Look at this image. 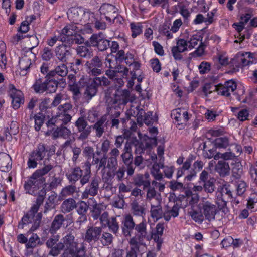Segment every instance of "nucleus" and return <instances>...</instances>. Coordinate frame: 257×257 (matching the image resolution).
Instances as JSON below:
<instances>
[{"label":"nucleus","mask_w":257,"mask_h":257,"mask_svg":"<svg viewBox=\"0 0 257 257\" xmlns=\"http://www.w3.org/2000/svg\"><path fill=\"white\" fill-rule=\"evenodd\" d=\"M112 69H108L105 71V74L109 78H114L116 76L125 78L128 75V69L122 65H117Z\"/></svg>","instance_id":"20"},{"label":"nucleus","mask_w":257,"mask_h":257,"mask_svg":"<svg viewBox=\"0 0 257 257\" xmlns=\"http://www.w3.org/2000/svg\"><path fill=\"white\" fill-rule=\"evenodd\" d=\"M74 125L79 133L77 137L78 140L85 141L88 138L91 133L92 126L88 125L87 120L84 116L79 117L74 123Z\"/></svg>","instance_id":"5"},{"label":"nucleus","mask_w":257,"mask_h":257,"mask_svg":"<svg viewBox=\"0 0 257 257\" xmlns=\"http://www.w3.org/2000/svg\"><path fill=\"white\" fill-rule=\"evenodd\" d=\"M151 239H153L154 241L157 243V249L158 250H160L162 244L163 243V239L162 236H160L159 235L157 234L155 232H150V237L149 238V241Z\"/></svg>","instance_id":"60"},{"label":"nucleus","mask_w":257,"mask_h":257,"mask_svg":"<svg viewBox=\"0 0 257 257\" xmlns=\"http://www.w3.org/2000/svg\"><path fill=\"white\" fill-rule=\"evenodd\" d=\"M65 221V218L62 214H59L55 216L53 220L49 231L51 233H55L60 229Z\"/></svg>","instance_id":"30"},{"label":"nucleus","mask_w":257,"mask_h":257,"mask_svg":"<svg viewBox=\"0 0 257 257\" xmlns=\"http://www.w3.org/2000/svg\"><path fill=\"white\" fill-rule=\"evenodd\" d=\"M68 72V69L67 65L64 63H61L57 65L53 70L50 71L47 76L49 78L54 77L56 75H58L62 77L67 76Z\"/></svg>","instance_id":"28"},{"label":"nucleus","mask_w":257,"mask_h":257,"mask_svg":"<svg viewBox=\"0 0 257 257\" xmlns=\"http://www.w3.org/2000/svg\"><path fill=\"white\" fill-rule=\"evenodd\" d=\"M146 193V199L151 201V203L154 202H162V197L160 193L157 192L154 187H148Z\"/></svg>","instance_id":"32"},{"label":"nucleus","mask_w":257,"mask_h":257,"mask_svg":"<svg viewBox=\"0 0 257 257\" xmlns=\"http://www.w3.org/2000/svg\"><path fill=\"white\" fill-rule=\"evenodd\" d=\"M100 12L101 15H104L106 20L110 22L115 21L118 18V9L115 6L109 4H104L100 8Z\"/></svg>","instance_id":"12"},{"label":"nucleus","mask_w":257,"mask_h":257,"mask_svg":"<svg viewBox=\"0 0 257 257\" xmlns=\"http://www.w3.org/2000/svg\"><path fill=\"white\" fill-rule=\"evenodd\" d=\"M186 201L191 205L196 204L199 201V195L197 193H193L190 190L185 191Z\"/></svg>","instance_id":"52"},{"label":"nucleus","mask_w":257,"mask_h":257,"mask_svg":"<svg viewBox=\"0 0 257 257\" xmlns=\"http://www.w3.org/2000/svg\"><path fill=\"white\" fill-rule=\"evenodd\" d=\"M65 40V37L63 36V35L62 34V33L60 34L59 33H58L57 35L54 34V35L52 38L47 40V44L49 46L52 47L54 45V44L57 41L63 42Z\"/></svg>","instance_id":"57"},{"label":"nucleus","mask_w":257,"mask_h":257,"mask_svg":"<svg viewBox=\"0 0 257 257\" xmlns=\"http://www.w3.org/2000/svg\"><path fill=\"white\" fill-rule=\"evenodd\" d=\"M77 53L80 56L90 58L93 55L92 50L86 46H79L76 49Z\"/></svg>","instance_id":"45"},{"label":"nucleus","mask_w":257,"mask_h":257,"mask_svg":"<svg viewBox=\"0 0 257 257\" xmlns=\"http://www.w3.org/2000/svg\"><path fill=\"white\" fill-rule=\"evenodd\" d=\"M55 53L57 59L62 62H66L67 57L71 55L70 48L63 45L56 47Z\"/></svg>","instance_id":"24"},{"label":"nucleus","mask_w":257,"mask_h":257,"mask_svg":"<svg viewBox=\"0 0 257 257\" xmlns=\"http://www.w3.org/2000/svg\"><path fill=\"white\" fill-rule=\"evenodd\" d=\"M215 170L220 176L224 177L229 174L230 167L228 163L224 161H219L215 166Z\"/></svg>","instance_id":"34"},{"label":"nucleus","mask_w":257,"mask_h":257,"mask_svg":"<svg viewBox=\"0 0 257 257\" xmlns=\"http://www.w3.org/2000/svg\"><path fill=\"white\" fill-rule=\"evenodd\" d=\"M53 168L51 164L45 165L42 169L37 170L31 176L30 179L25 184V189L29 192L33 186L38 188L39 185L45 182V178L44 176L47 174Z\"/></svg>","instance_id":"3"},{"label":"nucleus","mask_w":257,"mask_h":257,"mask_svg":"<svg viewBox=\"0 0 257 257\" xmlns=\"http://www.w3.org/2000/svg\"><path fill=\"white\" fill-rule=\"evenodd\" d=\"M164 163L155 162L152 166L151 174L156 180L161 181L163 179V174L160 171V168H163Z\"/></svg>","instance_id":"38"},{"label":"nucleus","mask_w":257,"mask_h":257,"mask_svg":"<svg viewBox=\"0 0 257 257\" xmlns=\"http://www.w3.org/2000/svg\"><path fill=\"white\" fill-rule=\"evenodd\" d=\"M122 224L123 235L125 237H131L132 234V231L137 225L132 215L131 214L125 215L123 217Z\"/></svg>","instance_id":"13"},{"label":"nucleus","mask_w":257,"mask_h":257,"mask_svg":"<svg viewBox=\"0 0 257 257\" xmlns=\"http://www.w3.org/2000/svg\"><path fill=\"white\" fill-rule=\"evenodd\" d=\"M179 207L177 204H175L171 209L168 210L164 212L163 217L164 219L168 221L170 220L171 217H176L179 215Z\"/></svg>","instance_id":"43"},{"label":"nucleus","mask_w":257,"mask_h":257,"mask_svg":"<svg viewBox=\"0 0 257 257\" xmlns=\"http://www.w3.org/2000/svg\"><path fill=\"white\" fill-rule=\"evenodd\" d=\"M32 88L37 93H43L46 91V81L43 82L41 78L36 80Z\"/></svg>","instance_id":"48"},{"label":"nucleus","mask_w":257,"mask_h":257,"mask_svg":"<svg viewBox=\"0 0 257 257\" xmlns=\"http://www.w3.org/2000/svg\"><path fill=\"white\" fill-rule=\"evenodd\" d=\"M149 175L146 173L144 175L137 174L133 179V183L137 186H143L144 189L147 188L150 186V182L148 179Z\"/></svg>","instance_id":"27"},{"label":"nucleus","mask_w":257,"mask_h":257,"mask_svg":"<svg viewBox=\"0 0 257 257\" xmlns=\"http://www.w3.org/2000/svg\"><path fill=\"white\" fill-rule=\"evenodd\" d=\"M131 29L132 31V36L135 38L137 36L140 35L142 31V27L139 24H135L132 23L130 24Z\"/></svg>","instance_id":"63"},{"label":"nucleus","mask_w":257,"mask_h":257,"mask_svg":"<svg viewBox=\"0 0 257 257\" xmlns=\"http://www.w3.org/2000/svg\"><path fill=\"white\" fill-rule=\"evenodd\" d=\"M76 233L73 230L66 231L64 234L62 242H58L60 237L58 235L50 238L46 242V245L51 250L49 254L53 256H57L61 250L64 249L62 257H68V253H73L80 247L78 239L75 238Z\"/></svg>","instance_id":"1"},{"label":"nucleus","mask_w":257,"mask_h":257,"mask_svg":"<svg viewBox=\"0 0 257 257\" xmlns=\"http://www.w3.org/2000/svg\"><path fill=\"white\" fill-rule=\"evenodd\" d=\"M68 16L74 23L79 24L85 15V11L80 8H71L68 12Z\"/></svg>","instance_id":"22"},{"label":"nucleus","mask_w":257,"mask_h":257,"mask_svg":"<svg viewBox=\"0 0 257 257\" xmlns=\"http://www.w3.org/2000/svg\"><path fill=\"white\" fill-rule=\"evenodd\" d=\"M90 46L97 47L99 51H103L108 48L110 41L106 40L102 33L93 34L89 38Z\"/></svg>","instance_id":"8"},{"label":"nucleus","mask_w":257,"mask_h":257,"mask_svg":"<svg viewBox=\"0 0 257 257\" xmlns=\"http://www.w3.org/2000/svg\"><path fill=\"white\" fill-rule=\"evenodd\" d=\"M73 105L70 103H65L59 105L57 108V112L47 122L48 126L53 125H65L72 119V116L69 114L72 109Z\"/></svg>","instance_id":"2"},{"label":"nucleus","mask_w":257,"mask_h":257,"mask_svg":"<svg viewBox=\"0 0 257 257\" xmlns=\"http://www.w3.org/2000/svg\"><path fill=\"white\" fill-rule=\"evenodd\" d=\"M10 90L9 91V94L12 99V105L14 109H17L24 103V99L23 94L22 91L17 90L14 85H10Z\"/></svg>","instance_id":"17"},{"label":"nucleus","mask_w":257,"mask_h":257,"mask_svg":"<svg viewBox=\"0 0 257 257\" xmlns=\"http://www.w3.org/2000/svg\"><path fill=\"white\" fill-rule=\"evenodd\" d=\"M126 114L128 117L131 116L136 117L137 122H141L142 120V116L144 115V111L143 109H140L139 107L132 106L127 111Z\"/></svg>","instance_id":"35"},{"label":"nucleus","mask_w":257,"mask_h":257,"mask_svg":"<svg viewBox=\"0 0 257 257\" xmlns=\"http://www.w3.org/2000/svg\"><path fill=\"white\" fill-rule=\"evenodd\" d=\"M171 116L177 122L176 126L180 130L186 126L189 119L188 112L184 108H178L173 110Z\"/></svg>","instance_id":"9"},{"label":"nucleus","mask_w":257,"mask_h":257,"mask_svg":"<svg viewBox=\"0 0 257 257\" xmlns=\"http://www.w3.org/2000/svg\"><path fill=\"white\" fill-rule=\"evenodd\" d=\"M76 211L78 214H86L88 210L89 206L87 203L83 201H80L76 203Z\"/></svg>","instance_id":"59"},{"label":"nucleus","mask_w":257,"mask_h":257,"mask_svg":"<svg viewBox=\"0 0 257 257\" xmlns=\"http://www.w3.org/2000/svg\"><path fill=\"white\" fill-rule=\"evenodd\" d=\"M47 152L46 146L43 144H39L37 149L31 152L27 162L29 168H35L37 166V161L42 160Z\"/></svg>","instance_id":"6"},{"label":"nucleus","mask_w":257,"mask_h":257,"mask_svg":"<svg viewBox=\"0 0 257 257\" xmlns=\"http://www.w3.org/2000/svg\"><path fill=\"white\" fill-rule=\"evenodd\" d=\"M101 151L97 150L96 152H95L92 156L91 158H92V160L91 164L89 162L86 163V166L89 170L90 169V166L91 164L93 165H96V167L98 170L102 168V165L101 164V163H102L101 158H99V156L101 155Z\"/></svg>","instance_id":"40"},{"label":"nucleus","mask_w":257,"mask_h":257,"mask_svg":"<svg viewBox=\"0 0 257 257\" xmlns=\"http://www.w3.org/2000/svg\"><path fill=\"white\" fill-rule=\"evenodd\" d=\"M86 66L88 73L91 75L98 76L102 72L103 62L98 56H95L90 61H87Z\"/></svg>","instance_id":"10"},{"label":"nucleus","mask_w":257,"mask_h":257,"mask_svg":"<svg viewBox=\"0 0 257 257\" xmlns=\"http://www.w3.org/2000/svg\"><path fill=\"white\" fill-rule=\"evenodd\" d=\"M108 222H109L106 224V226H107L109 229L111 230L113 233H117L119 227L118 223L116 221V218L114 217H111L110 218V220Z\"/></svg>","instance_id":"61"},{"label":"nucleus","mask_w":257,"mask_h":257,"mask_svg":"<svg viewBox=\"0 0 257 257\" xmlns=\"http://www.w3.org/2000/svg\"><path fill=\"white\" fill-rule=\"evenodd\" d=\"M102 170L107 169L108 171H114L118 167V159L104 155L101 157Z\"/></svg>","instance_id":"21"},{"label":"nucleus","mask_w":257,"mask_h":257,"mask_svg":"<svg viewBox=\"0 0 257 257\" xmlns=\"http://www.w3.org/2000/svg\"><path fill=\"white\" fill-rule=\"evenodd\" d=\"M130 245V250L127 253L126 257H137V251H139L140 245H134L128 241Z\"/></svg>","instance_id":"64"},{"label":"nucleus","mask_w":257,"mask_h":257,"mask_svg":"<svg viewBox=\"0 0 257 257\" xmlns=\"http://www.w3.org/2000/svg\"><path fill=\"white\" fill-rule=\"evenodd\" d=\"M199 207L202 211L204 217L208 221L215 220V215L218 211L216 206L213 203L203 199L199 204Z\"/></svg>","instance_id":"7"},{"label":"nucleus","mask_w":257,"mask_h":257,"mask_svg":"<svg viewBox=\"0 0 257 257\" xmlns=\"http://www.w3.org/2000/svg\"><path fill=\"white\" fill-rule=\"evenodd\" d=\"M142 118V120L141 122H137L140 126H142L143 122H144L146 125H149L153 124L154 122H156L157 121V118L153 117L152 116V112L151 111H149L147 113H145L144 112V115H143Z\"/></svg>","instance_id":"46"},{"label":"nucleus","mask_w":257,"mask_h":257,"mask_svg":"<svg viewBox=\"0 0 257 257\" xmlns=\"http://www.w3.org/2000/svg\"><path fill=\"white\" fill-rule=\"evenodd\" d=\"M203 167V163L201 161H197L195 162L193 165V169L191 170L190 172V174L187 175L185 177V179L188 181H190L192 178L195 176L197 173L196 171L195 170H197V171H200Z\"/></svg>","instance_id":"47"},{"label":"nucleus","mask_w":257,"mask_h":257,"mask_svg":"<svg viewBox=\"0 0 257 257\" xmlns=\"http://www.w3.org/2000/svg\"><path fill=\"white\" fill-rule=\"evenodd\" d=\"M77 24H70L66 25L62 30V34L66 36H72L75 32L81 31V27L77 26Z\"/></svg>","instance_id":"41"},{"label":"nucleus","mask_w":257,"mask_h":257,"mask_svg":"<svg viewBox=\"0 0 257 257\" xmlns=\"http://www.w3.org/2000/svg\"><path fill=\"white\" fill-rule=\"evenodd\" d=\"M44 116L38 113L35 114L34 116L31 114L30 116V120L31 121L34 120L35 122V129L37 131H39L44 122Z\"/></svg>","instance_id":"42"},{"label":"nucleus","mask_w":257,"mask_h":257,"mask_svg":"<svg viewBox=\"0 0 257 257\" xmlns=\"http://www.w3.org/2000/svg\"><path fill=\"white\" fill-rule=\"evenodd\" d=\"M71 135V131L64 125L57 127L52 133V136L54 139L62 137L64 139L69 138Z\"/></svg>","instance_id":"33"},{"label":"nucleus","mask_w":257,"mask_h":257,"mask_svg":"<svg viewBox=\"0 0 257 257\" xmlns=\"http://www.w3.org/2000/svg\"><path fill=\"white\" fill-rule=\"evenodd\" d=\"M134 100V97L131 95L130 92L127 90L118 91L115 94L114 98L112 100V104H126L128 102H132Z\"/></svg>","instance_id":"18"},{"label":"nucleus","mask_w":257,"mask_h":257,"mask_svg":"<svg viewBox=\"0 0 257 257\" xmlns=\"http://www.w3.org/2000/svg\"><path fill=\"white\" fill-rule=\"evenodd\" d=\"M237 85L232 80L225 82L224 84H219L215 86V90L219 94L226 97L230 95L231 92H234L236 89Z\"/></svg>","instance_id":"14"},{"label":"nucleus","mask_w":257,"mask_h":257,"mask_svg":"<svg viewBox=\"0 0 257 257\" xmlns=\"http://www.w3.org/2000/svg\"><path fill=\"white\" fill-rule=\"evenodd\" d=\"M101 234V227L93 226L88 227L85 234L84 239L88 243L96 242L99 240Z\"/></svg>","instance_id":"16"},{"label":"nucleus","mask_w":257,"mask_h":257,"mask_svg":"<svg viewBox=\"0 0 257 257\" xmlns=\"http://www.w3.org/2000/svg\"><path fill=\"white\" fill-rule=\"evenodd\" d=\"M12 166L10 156L4 153H0V170L3 172H8Z\"/></svg>","instance_id":"29"},{"label":"nucleus","mask_w":257,"mask_h":257,"mask_svg":"<svg viewBox=\"0 0 257 257\" xmlns=\"http://www.w3.org/2000/svg\"><path fill=\"white\" fill-rule=\"evenodd\" d=\"M188 43L183 39H179L176 42V46L172 48V55L176 60H181L182 58L181 53L187 50Z\"/></svg>","instance_id":"19"},{"label":"nucleus","mask_w":257,"mask_h":257,"mask_svg":"<svg viewBox=\"0 0 257 257\" xmlns=\"http://www.w3.org/2000/svg\"><path fill=\"white\" fill-rule=\"evenodd\" d=\"M100 182V179L97 176H95L92 178L89 186L86 188L85 191L82 195V199L88 198L89 195L94 196L98 193L99 184Z\"/></svg>","instance_id":"15"},{"label":"nucleus","mask_w":257,"mask_h":257,"mask_svg":"<svg viewBox=\"0 0 257 257\" xmlns=\"http://www.w3.org/2000/svg\"><path fill=\"white\" fill-rule=\"evenodd\" d=\"M31 64V59L26 56L22 57L19 61V66L22 71H27Z\"/></svg>","instance_id":"56"},{"label":"nucleus","mask_w":257,"mask_h":257,"mask_svg":"<svg viewBox=\"0 0 257 257\" xmlns=\"http://www.w3.org/2000/svg\"><path fill=\"white\" fill-rule=\"evenodd\" d=\"M113 237L112 235L108 232H104L101 234L99 240L103 246L110 245L113 242Z\"/></svg>","instance_id":"49"},{"label":"nucleus","mask_w":257,"mask_h":257,"mask_svg":"<svg viewBox=\"0 0 257 257\" xmlns=\"http://www.w3.org/2000/svg\"><path fill=\"white\" fill-rule=\"evenodd\" d=\"M188 214L195 222L198 224H201L204 220V217L203 213L195 210L192 206L189 209Z\"/></svg>","instance_id":"44"},{"label":"nucleus","mask_w":257,"mask_h":257,"mask_svg":"<svg viewBox=\"0 0 257 257\" xmlns=\"http://www.w3.org/2000/svg\"><path fill=\"white\" fill-rule=\"evenodd\" d=\"M82 176V170L80 167H77L72 168L70 172L67 174V178L70 182H76Z\"/></svg>","instance_id":"39"},{"label":"nucleus","mask_w":257,"mask_h":257,"mask_svg":"<svg viewBox=\"0 0 257 257\" xmlns=\"http://www.w3.org/2000/svg\"><path fill=\"white\" fill-rule=\"evenodd\" d=\"M110 110L111 107H108L107 114L102 115L93 125H91L93 129L95 130L96 136L98 138L102 136L107 127V116L109 114Z\"/></svg>","instance_id":"11"},{"label":"nucleus","mask_w":257,"mask_h":257,"mask_svg":"<svg viewBox=\"0 0 257 257\" xmlns=\"http://www.w3.org/2000/svg\"><path fill=\"white\" fill-rule=\"evenodd\" d=\"M97 88L93 85H90L86 87L85 95L88 99H91L97 93Z\"/></svg>","instance_id":"58"},{"label":"nucleus","mask_w":257,"mask_h":257,"mask_svg":"<svg viewBox=\"0 0 257 257\" xmlns=\"http://www.w3.org/2000/svg\"><path fill=\"white\" fill-rule=\"evenodd\" d=\"M76 192H77V187L75 185H67L62 189L59 195V198L63 200L67 197L73 196Z\"/></svg>","instance_id":"36"},{"label":"nucleus","mask_w":257,"mask_h":257,"mask_svg":"<svg viewBox=\"0 0 257 257\" xmlns=\"http://www.w3.org/2000/svg\"><path fill=\"white\" fill-rule=\"evenodd\" d=\"M125 168L123 166L119 167L114 171H107L106 173L107 176L109 178H114L116 176V178L118 181H122L124 179V175L125 172Z\"/></svg>","instance_id":"37"},{"label":"nucleus","mask_w":257,"mask_h":257,"mask_svg":"<svg viewBox=\"0 0 257 257\" xmlns=\"http://www.w3.org/2000/svg\"><path fill=\"white\" fill-rule=\"evenodd\" d=\"M136 233L135 236L132 237L129 242L133 243L134 245H142L144 244L145 240L149 241L150 237V232L147 229V223L145 219H144L141 222L137 224L135 228Z\"/></svg>","instance_id":"4"},{"label":"nucleus","mask_w":257,"mask_h":257,"mask_svg":"<svg viewBox=\"0 0 257 257\" xmlns=\"http://www.w3.org/2000/svg\"><path fill=\"white\" fill-rule=\"evenodd\" d=\"M58 82L54 79L46 81V91L49 93L55 92L58 87Z\"/></svg>","instance_id":"54"},{"label":"nucleus","mask_w":257,"mask_h":257,"mask_svg":"<svg viewBox=\"0 0 257 257\" xmlns=\"http://www.w3.org/2000/svg\"><path fill=\"white\" fill-rule=\"evenodd\" d=\"M163 213L161 202H154V201H153L151 203V217L153 219L158 220L163 216Z\"/></svg>","instance_id":"23"},{"label":"nucleus","mask_w":257,"mask_h":257,"mask_svg":"<svg viewBox=\"0 0 257 257\" xmlns=\"http://www.w3.org/2000/svg\"><path fill=\"white\" fill-rule=\"evenodd\" d=\"M167 24H164L160 29V33L166 36L167 39L173 37L172 33Z\"/></svg>","instance_id":"62"},{"label":"nucleus","mask_w":257,"mask_h":257,"mask_svg":"<svg viewBox=\"0 0 257 257\" xmlns=\"http://www.w3.org/2000/svg\"><path fill=\"white\" fill-rule=\"evenodd\" d=\"M188 43L189 48H195L197 45L199 46V45L203 44L202 42V37L199 35H193L191 37Z\"/></svg>","instance_id":"50"},{"label":"nucleus","mask_w":257,"mask_h":257,"mask_svg":"<svg viewBox=\"0 0 257 257\" xmlns=\"http://www.w3.org/2000/svg\"><path fill=\"white\" fill-rule=\"evenodd\" d=\"M67 95L63 93H59L56 94L53 99V100L51 104L52 107H56L60 105L61 103L63 101L66 100Z\"/></svg>","instance_id":"55"},{"label":"nucleus","mask_w":257,"mask_h":257,"mask_svg":"<svg viewBox=\"0 0 257 257\" xmlns=\"http://www.w3.org/2000/svg\"><path fill=\"white\" fill-rule=\"evenodd\" d=\"M215 180L213 178H210L209 179L203 183V189L207 193H212L215 189Z\"/></svg>","instance_id":"53"},{"label":"nucleus","mask_w":257,"mask_h":257,"mask_svg":"<svg viewBox=\"0 0 257 257\" xmlns=\"http://www.w3.org/2000/svg\"><path fill=\"white\" fill-rule=\"evenodd\" d=\"M236 61H237L243 67L254 63L255 59L252 57L250 52H246L245 54H242L240 56L237 57L236 59H233L232 63H234Z\"/></svg>","instance_id":"26"},{"label":"nucleus","mask_w":257,"mask_h":257,"mask_svg":"<svg viewBox=\"0 0 257 257\" xmlns=\"http://www.w3.org/2000/svg\"><path fill=\"white\" fill-rule=\"evenodd\" d=\"M214 144L217 148H226L229 145V139L227 137H221L216 138Z\"/></svg>","instance_id":"51"},{"label":"nucleus","mask_w":257,"mask_h":257,"mask_svg":"<svg viewBox=\"0 0 257 257\" xmlns=\"http://www.w3.org/2000/svg\"><path fill=\"white\" fill-rule=\"evenodd\" d=\"M131 211L134 216L143 217L145 214V207L140 204L137 199H134L130 204Z\"/></svg>","instance_id":"25"},{"label":"nucleus","mask_w":257,"mask_h":257,"mask_svg":"<svg viewBox=\"0 0 257 257\" xmlns=\"http://www.w3.org/2000/svg\"><path fill=\"white\" fill-rule=\"evenodd\" d=\"M76 201L71 198L65 200L61 205V211L63 213L70 212L76 208Z\"/></svg>","instance_id":"31"}]
</instances>
